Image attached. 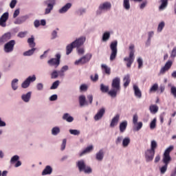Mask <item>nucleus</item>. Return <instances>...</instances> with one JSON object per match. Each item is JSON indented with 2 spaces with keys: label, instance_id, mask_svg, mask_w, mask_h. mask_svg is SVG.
Returning <instances> with one entry per match:
<instances>
[{
  "label": "nucleus",
  "instance_id": "nucleus-1",
  "mask_svg": "<svg viewBox=\"0 0 176 176\" xmlns=\"http://www.w3.org/2000/svg\"><path fill=\"white\" fill-rule=\"evenodd\" d=\"M120 92V78L116 77L111 82V89L109 91V96L115 98Z\"/></svg>",
  "mask_w": 176,
  "mask_h": 176
},
{
  "label": "nucleus",
  "instance_id": "nucleus-2",
  "mask_svg": "<svg viewBox=\"0 0 176 176\" xmlns=\"http://www.w3.org/2000/svg\"><path fill=\"white\" fill-rule=\"evenodd\" d=\"M86 42V37L82 36L73 41L71 44H69L66 47V54L67 56L71 54L72 53V50H74V47H80L83 43Z\"/></svg>",
  "mask_w": 176,
  "mask_h": 176
},
{
  "label": "nucleus",
  "instance_id": "nucleus-3",
  "mask_svg": "<svg viewBox=\"0 0 176 176\" xmlns=\"http://www.w3.org/2000/svg\"><path fill=\"white\" fill-rule=\"evenodd\" d=\"M76 166L80 171V173H82V171H84L85 174H91L93 170L90 166H88L86 165V163L85 162V160H81L76 162Z\"/></svg>",
  "mask_w": 176,
  "mask_h": 176
},
{
  "label": "nucleus",
  "instance_id": "nucleus-4",
  "mask_svg": "<svg viewBox=\"0 0 176 176\" xmlns=\"http://www.w3.org/2000/svg\"><path fill=\"white\" fill-rule=\"evenodd\" d=\"M110 49L111 50V54L110 55V61H113L118 56V41H115L112 42L110 45Z\"/></svg>",
  "mask_w": 176,
  "mask_h": 176
},
{
  "label": "nucleus",
  "instance_id": "nucleus-5",
  "mask_svg": "<svg viewBox=\"0 0 176 176\" xmlns=\"http://www.w3.org/2000/svg\"><path fill=\"white\" fill-rule=\"evenodd\" d=\"M112 8V4L110 2H104L99 6L98 10L96 11V14H101L102 10H110Z\"/></svg>",
  "mask_w": 176,
  "mask_h": 176
},
{
  "label": "nucleus",
  "instance_id": "nucleus-6",
  "mask_svg": "<svg viewBox=\"0 0 176 176\" xmlns=\"http://www.w3.org/2000/svg\"><path fill=\"white\" fill-rule=\"evenodd\" d=\"M14 45H16V41H10L4 45V52L6 53H12L14 50Z\"/></svg>",
  "mask_w": 176,
  "mask_h": 176
},
{
  "label": "nucleus",
  "instance_id": "nucleus-7",
  "mask_svg": "<svg viewBox=\"0 0 176 176\" xmlns=\"http://www.w3.org/2000/svg\"><path fill=\"white\" fill-rule=\"evenodd\" d=\"M91 57H93L91 54H87L78 60H76L75 64L76 65H78V64H86V63H89L90 60H91Z\"/></svg>",
  "mask_w": 176,
  "mask_h": 176
},
{
  "label": "nucleus",
  "instance_id": "nucleus-8",
  "mask_svg": "<svg viewBox=\"0 0 176 176\" xmlns=\"http://www.w3.org/2000/svg\"><path fill=\"white\" fill-rule=\"evenodd\" d=\"M45 3L47 6V8L45 10V14H49L54 8V5H56V0H47L45 1Z\"/></svg>",
  "mask_w": 176,
  "mask_h": 176
},
{
  "label": "nucleus",
  "instance_id": "nucleus-9",
  "mask_svg": "<svg viewBox=\"0 0 176 176\" xmlns=\"http://www.w3.org/2000/svg\"><path fill=\"white\" fill-rule=\"evenodd\" d=\"M56 58H51L47 61V64L49 65H56V67H58L60 65V60L61 58V55L60 54H56Z\"/></svg>",
  "mask_w": 176,
  "mask_h": 176
},
{
  "label": "nucleus",
  "instance_id": "nucleus-10",
  "mask_svg": "<svg viewBox=\"0 0 176 176\" xmlns=\"http://www.w3.org/2000/svg\"><path fill=\"white\" fill-rule=\"evenodd\" d=\"M124 61H126V67L130 68L131 67V64L134 63V51L132 50L129 53V56L124 58Z\"/></svg>",
  "mask_w": 176,
  "mask_h": 176
},
{
  "label": "nucleus",
  "instance_id": "nucleus-11",
  "mask_svg": "<svg viewBox=\"0 0 176 176\" xmlns=\"http://www.w3.org/2000/svg\"><path fill=\"white\" fill-rule=\"evenodd\" d=\"M155 151H153L152 150L147 149L145 151V159L146 162H152L153 160V157H155Z\"/></svg>",
  "mask_w": 176,
  "mask_h": 176
},
{
  "label": "nucleus",
  "instance_id": "nucleus-12",
  "mask_svg": "<svg viewBox=\"0 0 176 176\" xmlns=\"http://www.w3.org/2000/svg\"><path fill=\"white\" fill-rule=\"evenodd\" d=\"M172 66H173V61L168 60L166 63L165 65L161 68L160 71V74L161 75H164V74H166V72H167V71H168V69H170V68H171Z\"/></svg>",
  "mask_w": 176,
  "mask_h": 176
},
{
  "label": "nucleus",
  "instance_id": "nucleus-13",
  "mask_svg": "<svg viewBox=\"0 0 176 176\" xmlns=\"http://www.w3.org/2000/svg\"><path fill=\"white\" fill-rule=\"evenodd\" d=\"M12 39V33L7 32L4 34L2 36L0 37V45H3V43H6L8 41Z\"/></svg>",
  "mask_w": 176,
  "mask_h": 176
},
{
  "label": "nucleus",
  "instance_id": "nucleus-14",
  "mask_svg": "<svg viewBox=\"0 0 176 176\" xmlns=\"http://www.w3.org/2000/svg\"><path fill=\"white\" fill-rule=\"evenodd\" d=\"M72 4L71 3H66L62 8L58 10V12L63 14V13H67L69 9H71Z\"/></svg>",
  "mask_w": 176,
  "mask_h": 176
},
{
  "label": "nucleus",
  "instance_id": "nucleus-15",
  "mask_svg": "<svg viewBox=\"0 0 176 176\" xmlns=\"http://www.w3.org/2000/svg\"><path fill=\"white\" fill-rule=\"evenodd\" d=\"M104 113H105V109L104 108L100 109L94 116V120H100V119H101L102 116H104Z\"/></svg>",
  "mask_w": 176,
  "mask_h": 176
},
{
  "label": "nucleus",
  "instance_id": "nucleus-16",
  "mask_svg": "<svg viewBox=\"0 0 176 176\" xmlns=\"http://www.w3.org/2000/svg\"><path fill=\"white\" fill-rule=\"evenodd\" d=\"M80 107H85V105H88L87 101H86V96L85 95H81L78 98Z\"/></svg>",
  "mask_w": 176,
  "mask_h": 176
},
{
  "label": "nucleus",
  "instance_id": "nucleus-17",
  "mask_svg": "<svg viewBox=\"0 0 176 176\" xmlns=\"http://www.w3.org/2000/svg\"><path fill=\"white\" fill-rule=\"evenodd\" d=\"M53 173V168H52V166H45V169L42 172V175H50Z\"/></svg>",
  "mask_w": 176,
  "mask_h": 176
},
{
  "label": "nucleus",
  "instance_id": "nucleus-18",
  "mask_svg": "<svg viewBox=\"0 0 176 176\" xmlns=\"http://www.w3.org/2000/svg\"><path fill=\"white\" fill-rule=\"evenodd\" d=\"M120 118V116L119 114H117L116 116H114L110 124V127H113L114 126H116L119 122Z\"/></svg>",
  "mask_w": 176,
  "mask_h": 176
},
{
  "label": "nucleus",
  "instance_id": "nucleus-19",
  "mask_svg": "<svg viewBox=\"0 0 176 176\" xmlns=\"http://www.w3.org/2000/svg\"><path fill=\"white\" fill-rule=\"evenodd\" d=\"M133 90L135 91V97H138V98H141L142 97V94L141 93L140 88H138V86L133 85Z\"/></svg>",
  "mask_w": 176,
  "mask_h": 176
},
{
  "label": "nucleus",
  "instance_id": "nucleus-20",
  "mask_svg": "<svg viewBox=\"0 0 176 176\" xmlns=\"http://www.w3.org/2000/svg\"><path fill=\"white\" fill-rule=\"evenodd\" d=\"M127 129V121L124 120L120 124V133H124Z\"/></svg>",
  "mask_w": 176,
  "mask_h": 176
},
{
  "label": "nucleus",
  "instance_id": "nucleus-21",
  "mask_svg": "<svg viewBox=\"0 0 176 176\" xmlns=\"http://www.w3.org/2000/svg\"><path fill=\"white\" fill-rule=\"evenodd\" d=\"M63 120H66V122H68L69 123L74 122V117L69 116L68 113H66L63 115Z\"/></svg>",
  "mask_w": 176,
  "mask_h": 176
},
{
  "label": "nucleus",
  "instance_id": "nucleus-22",
  "mask_svg": "<svg viewBox=\"0 0 176 176\" xmlns=\"http://www.w3.org/2000/svg\"><path fill=\"white\" fill-rule=\"evenodd\" d=\"M12 90H17L19 89V79L14 78L11 82Z\"/></svg>",
  "mask_w": 176,
  "mask_h": 176
},
{
  "label": "nucleus",
  "instance_id": "nucleus-23",
  "mask_svg": "<svg viewBox=\"0 0 176 176\" xmlns=\"http://www.w3.org/2000/svg\"><path fill=\"white\" fill-rule=\"evenodd\" d=\"M124 87H127V86H129L130 85V74H126L124 77Z\"/></svg>",
  "mask_w": 176,
  "mask_h": 176
},
{
  "label": "nucleus",
  "instance_id": "nucleus-24",
  "mask_svg": "<svg viewBox=\"0 0 176 176\" xmlns=\"http://www.w3.org/2000/svg\"><path fill=\"white\" fill-rule=\"evenodd\" d=\"M162 162L164 164H168L171 162V157L170 155L164 154Z\"/></svg>",
  "mask_w": 176,
  "mask_h": 176
},
{
  "label": "nucleus",
  "instance_id": "nucleus-25",
  "mask_svg": "<svg viewBox=\"0 0 176 176\" xmlns=\"http://www.w3.org/2000/svg\"><path fill=\"white\" fill-rule=\"evenodd\" d=\"M168 5V0H161V5L159 7L160 10H164Z\"/></svg>",
  "mask_w": 176,
  "mask_h": 176
},
{
  "label": "nucleus",
  "instance_id": "nucleus-26",
  "mask_svg": "<svg viewBox=\"0 0 176 176\" xmlns=\"http://www.w3.org/2000/svg\"><path fill=\"white\" fill-rule=\"evenodd\" d=\"M96 160L101 162L102 159H104V151L102 150H100L99 152L96 153Z\"/></svg>",
  "mask_w": 176,
  "mask_h": 176
},
{
  "label": "nucleus",
  "instance_id": "nucleus-27",
  "mask_svg": "<svg viewBox=\"0 0 176 176\" xmlns=\"http://www.w3.org/2000/svg\"><path fill=\"white\" fill-rule=\"evenodd\" d=\"M21 98L25 102H28L31 98V92L22 95Z\"/></svg>",
  "mask_w": 176,
  "mask_h": 176
},
{
  "label": "nucleus",
  "instance_id": "nucleus-28",
  "mask_svg": "<svg viewBox=\"0 0 176 176\" xmlns=\"http://www.w3.org/2000/svg\"><path fill=\"white\" fill-rule=\"evenodd\" d=\"M101 68L104 72V74L111 75V67H109L107 65H102Z\"/></svg>",
  "mask_w": 176,
  "mask_h": 176
},
{
  "label": "nucleus",
  "instance_id": "nucleus-29",
  "mask_svg": "<svg viewBox=\"0 0 176 176\" xmlns=\"http://www.w3.org/2000/svg\"><path fill=\"white\" fill-rule=\"evenodd\" d=\"M100 91L102 93H109V86L105 85L104 84H100Z\"/></svg>",
  "mask_w": 176,
  "mask_h": 176
},
{
  "label": "nucleus",
  "instance_id": "nucleus-30",
  "mask_svg": "<svg viewBox=\"0 0 176 176\" xmlns=\"http://www.w3.org/2000/svg\"><path fill=\"white\" fill-rule=\"evenodd\" d=\"M93 145H90L89 146H87L84 151H82L80 154V156H83V155H85V153H89L90 152H91V151H93Z\"/></svg>",
  "mask_w": 176,
  "mask_h": 176
},
{
  "label": "nucleus",
  "instance_id": "nucleus-31",
  "mask_svg": "<svg viewBox=\"0 0 176 176\" xmlns=\"http://www.w3.org/2000/svg\"><path fill=\"white\" fill-rule=\"evenodd\" d=\"M149 109L151 113H156L159 111V107L155 104H152L150 106Z\"/></svg>",
  "mask_w": 176,
  "mask_h": 176
},
{
  "label": "nucleus",
  "instance_id": "nucleus-32",
  "mask_svg": "<svg viewBox=\"0 0 176 176\" xmlns=\"http://www.w3.org/2000/svg\"><path fill=\"white\" fill-rule=\"evenodd\" d=\"M156 148H157V142L155 140H152L151 143V148L149 150L156 152Z\"/></svg>",
  "mask_w": 176,
  "mask_h": 176
},
{
  "label": "nucleus",
  "instance_id": "nucleus-33",
  "mask_svg": "<svg viewBox=\"0 0 176 176\" xmlns=\"http://www.w3.org/2000/svg\"><path fill=\"white\" fill-rule=\"evenodd\" d=\"M135 1V0H133ZM123 7L126 10H130V0H124L123 1Z\"/></svg>",
  "mask_w": 176,
  "mask_h": 176
},
{
  "label": "nucleus",
  "instance_id": "nucleus-34",
  "mask_svg": "<svg viewBox=\"0 0 176 176\" xmlns=\"http://www.w3.org/2000/svg\"><path fill=\"white\" fill-rule=\"evenodd\" d=\"M109 38H111V33H109V32H106L103 34V36H102L103 42H107V41H108Z\"/></svg>",
  "mask_w": 176,
  "mask_h": 176
},
{
  "label": "nucleus",
  "instance_id": "nucleus-35",
  "mask_svg": "<svg viewBox=\"0 0 176 176\" xmlns=\"http://www.w3.org/2000/svg\"><path fill=\"white\" fill-rule=\"evenodd\" d=\"M35 50H36V48H32L31 50H29L28 51H26L23 53V56H32L34 53L35 52Z\"/></svg>",
  "mask_w": 176,
  "mask_h": 176
},
{
  "label": "nucleus",
  "instance_id": "nucleus-36",
  "mask_svg": "<svg viewBox=\"0 0 176 176\" xmlns=\"http://www.w3.org/2000/svg\"><path fill=\"white\" fill-rule=\"evenodd\" d=\"M129 144H130V138H125L122 140V146H124V148H126V146H129Z\"/></svg>",
  "mask_w": 176,
  "mask_h": 176
},
{
  "label": "nucleus",
  "instance_id": "nucleus-37",
  "mask_svg": "<svg viewBox=\"0 0 176 176\" xmlns=\"http://www.w3.org/2000/svg\"><path fill=\"white\" fill-rule=\"evenodd\" d=\"M165 25L166 23H164V21H162L161 23H160L157 27V32H162Z\"/></svg>",
  "mask_w": 176,
  "mask_h": 176
},
{
  "label": "nucleus",
  "instance_id": "nucleus-38",
  "mask_svg": "<svg viewBox=\"0 0 176 176\" xmlns=\"http://www.w3.org/2000/svg\"><path fill=\"white\" fill-rule=\"evenodd\" d=\"M141 129H142V122H136L134 130H135V131H140Z\"/></svg>",
  "mask_w": 176,
  "mask_h": 176
},
{
  "label": "nucleus",
  "instance_id": "nucleus-39",
  "mask_svg": "<svg viewBox=\"0 0 176 176\" xmlns=\"http://www.w3.org/2000/svg\"><path fill=\"white\" fill-rule=\"evenodd\" d=\"M60 85V80H56L55 82H53L52 85L50 87L51 90H54L58 87Z\"/></svg>",
  "mask_w": 176,
  "mask_h": 176
},
{
  "label": "nucleus",
  "instance_id": "nucleus-40",
  "mask_svg": "<svg viewBox=\"0 0 176 176\" xmlns=\"http://www.w3.org/2000/svg\"><path fill=\"white\" fill-rule=\"evenodd\" d=\"M58 78V72L57 70H54L51 73V79H57Z\"/></svg>",
  "mask_w": 176,
  "mask_h": 176
},
{
  "label": "nucleus",
  "instance_id": "nucleus-41",
  "mask_svg": "<svg viewBox=\"0 0 176 176\" xmlns=\"http://www.w3.org/2000/svg\"><path fill=\"white\" fill-rule=\"evenodd\" d=\"M156 118H154L150 123V129L151 130H153L156 129Z\"/></svg>",
  "mask_w": 176,
  "mask_h": 176
},
{
  "label": "nucleus",
  "instance_id": "nucleus-42",
  "mask_svg": "<svg viewBox=\"0 0 176 176\" xmlns=\"http://www.w3.org/2000/svg\"><path fill=\"white\" fill-rule=\"evenodd\" d=\"M58 133H60V128L55 126L52 129V134L53 135H57V134H58Z\"/></svg>",
  "mask_w": 176,
  "mask_h": 176
},
{
  "label": "nucleus",
  "instance_id": "nucleus-43",
  "mask_svg": "<svg viewBox=\"0 0 176 176\" xmlns=\"http://www.w3.org/2000/svg\"><path fill=\"white\" fill-rule=\"evenodd\" d=\"M1 20H4L6 21H8L9 20V12H5L3 13L1 16L0 17Z\"/></svg>",
  "mask_w": 176,
  "mask_h": 176
},
{
  "label": "nucleus",
  "instance_id": "nucleus-44",
  "mask_svg": "<svg viewBox=\"0 0 176 176\" xmlns=\"http://www.w3.org/2000/svg\"><path fill=\"white\" fill-rule=\"evenodd\" d=\"M69 133L72 135H79L80 134V131L76 129H70Z\"/></svg>",
  "mask_w": 176,
  "mask_h": 176
},
{
  "label": "nucleus",
  "instance_id": "nucleus-45",
  "mask_svg": "<svg viewBox=\"0 0 176 176\" xmlns=\"http://www.w3.org/2000/svg\"><path fill=\"white\" fill-rule=\"evenodd\" d=\"M174 149L173 146H170L168 148H166L164 153L165 155H170L171 153V151Z\"/></svg>",
  "mask_w": 176,
  "mask_h": 176
},
{
  "label": "nucleus",
  "instance_id": "nucleus-46",
  "mask_svg": "<svg viewBox=\"0 0 176 176\" xmlns=\"http://www.w3.org/2000/svg\"><path fill=\"white\" fill-rule=\"evenodd\" d=\"M28 42L30 46V47H34L35 46V43H34V37L29 38L28 39Z\"/></svg>",
  "mask_w": 176,
  "mask_h": 176
},
{
  "label": "nucleus",
  "instance_id": "nucleus-47",
  "mask_svg": "<svg viewBox=\"0 0 176 176\" xmlns=\"http://www.w3.org/2000/svg\"><path fill=\"white\" fill-rule=\"evenodd\" d=\"M26 80L31 84L32 82H35L36 80V76H35V75H33L32 76H30L26 78Z\"/></svg>",
  "mask_w": 176,
  "mask_h": 176
},
{
  "label": "nucleus",
  "instance_id": "nucleus-48",
  "mask_svg": "<svg viewBox=\"0 0 176 176\" xmlns=\"http://www.w3.org/2000/svg\"><path fill=\"white\" fill-rule=\"evenodd\" d=\"M30 85H31L28 80H25L21 84V87L23 89H27L28 87H30Z\"/></svg>",
  "mask_w": 176,
  "mask_h": 176
},
{
  "label": "nucleus",
  "instance_id": "nucleus-49",
  "mask_svg": "<svg viewBox=\"0 0 176 176\" xmlns=\"http://www.w3.org/2000/svg\"><path fill=\"white\" fill-rule=\"evenodd\" d=\"M159 89V85L157 83L154 84L150 89V91H157V90Z\"/></svg>",
  "mask_w": 176,
  "mask_h": 176
},
{
  "label": "nucleus",
  "instance_id": "nucleus-50",
  "mask_svg": "<svg viewBox=\"0 0 176 176\" xmlns=\"http://www.w3.org/2000/svg\"><path fill=\"white\" fill-rule=\"evenodd\" d=\"M167 167H168V164H165L164 166L161 167V168H160L161 174H164V173H166V171H167Z\"/></svg>",
  "mask_w": 176,
  "mask_h": 176
},
{
  "label": "nucleus",
  "instance_id": "nucleus-51",
  "mask_svg": "<svg viewBox=\"0 0 176 176\" xmlns=\"http://www.w3.org/2000/svg\"><path fill=\"white\" fill-rule=\"evenodd\" d=\"M66 146H67V139H63L61 144L60 150L64 151V149H65Z\"/></svg>",
  "mask_w": 176,
  "mask_h": 176
},
{
  "label": "nucleus",
  "instance_id": "nucleus-52",
  "mask_svg": "<svg viewBox=\"0 0 176 176\" xmlns=\"http://www.w3.org/2000/svg\"><path fill=\"white\" fill-rule=\"evenodd\" d=\"M19 155H14L12 158H11V163L13 164V163H16V162H17V160H19Z\"/></svg>",
  "mask_w": 176,
  "mask_h": 176
},
{
  "label": "nucleus",
  "instance_id": "nucleus-53",
  "mask_svg": "<svg viewBox=\"0 0 176 176\" xmlns=\"http://www.w3.org/2000/svg\"><path fill=\"white\" fill-rule=\"evenodd\" d=\"M138 69H141V68H142V65H144L142 62V59L141 58H139L138 59Z\"/></svg>",
  "mask_w": 176,
  "mask_h": 176
},
{
  "label": "nucleus",
  "instance_id": "nucleus-54",
  "mask_svg": "<svg viewBox=\"0 0 176 176\" xmlns=\"http://www.w3.org/2000/svg\"><path fill=\"white\" fill-rule=\"evenodd\" d=\"M171 58H175L176 57V47H174L172 50L171 54H170Z\"/></svg>",
  "mask_w": 176,
  "mask_h": 176
},
{
  "label": "nucleus",
  "instance_id": "nucleus-55",
  "mask_svg": "<svg viewBox=\"0 0 176 176\" xmlns=\"http://www.w3.org/2000/svg\"><path fill=\"white\" fill-rule=\"evenodd\" d=\"M138 122V115L137 114H135L133 115V123L134 125L137 124Z\"/></svg>",
  "mask_w": 176,
  "mask_h": 176
},
{
  "label": "nucleus",
  "instance_id": "nucleus-56",
  "mask_svg": "<svg viewBox=\"0 0 176 176\" xmlns=\"http://www.w3.org/2000/svg\"><path fill=\"white\" fill-rule=\"evenodd\" d=\"M170 93L173 94V96L176 98V87H172L170 88Z\"/></svg>",
  "mask_w": 176,
  "mask_h": 176
},
{
  "label": "nucleus",
  "instance_id": "nucleus-57",
  "mask_svg": "<svg viewBox=\"0 0 176 176\" xmlns=\"http://www.w3.org/2000/svg\"><path fill=\"white\" fill-rule=\"evenodd\" d=\"M80 90L81 91H86L87 90V85L85 84H82L80 87Z\"/></svg>",
  "mask_w": 176,
  "mask_h": 176
},
{
  "label": "nucleus",
  "instance_id": "nucleus-58",
  "mask_svg": "<svg viewBox=\"0 0 176 176\" xmlns=\"http://www.w3.org/2000/svg\"><path fill=\"white\" fill-rule=\"evenodd\" d=\"M27 35V32H21L18 34L19 38H25Z\"/></svg>",
  "mask_w": 176,
  "mask_h": 176
},
{
  "label": "nucleus",
  "instance_id": "nucleus-59",
  "mask_svg": "<svg viewBox=\"0 0 176 176\" xmlns=\"http://www.w3.org/2000/svg\"><path fill=\"white\" fill-rule=\"evenodd\" d=\"M0 27L5 28L6 27V21L3 20L0 18Z\"/></svg>",
  "mask_w": 176,
  "mask_h": 176
},
{
  "label": "nucleus",
  "instance_id": "nucleus-60",
  "mask_svg": "<svg viewBox=\"0 0 176 176\" xmlns=\"http://www.w3.org/2000/svg\"><path fill=\"white\" fill-rule=\"evenodd\" d=\"M91 79L92 82H97L98 80V74H96L94 77L91 76Z\"/></svg>",
  "mask_w": 176,
  "mask_h": 176
},
{
  "label": "nucleus",
  "instance_id": "nucleus-61",
  "mask_svg": "<svg viewBox=\"0 0 176 176\" xmlns=\"http://www.w3.org/2000/svg\"><path fill=\"white\" fill-rule=\"evenodd\" d=\"M16 3H17V1L12 0L11 3H10V7L11 8V9H13L14 6H16Z\"/></svg>",
  "mask_w": 176,
  "mask_h": 176
},
{
  "label": "nucleus",
  "instance_id": "nucleus-62",
  "mask_svg": "<svg viewBox=\"0 0 176 176\" xmlns=\"http://www.w3.org/2000/svg\"><path fill=\"white\" fill-rule=\"evenodd\" d=\"M36 88H37V90L38 91L43 90V84L42 83L37 84Z\"/></svg>",
  "mask_w": 176,
  "mask_h": 176
},
{
  "label": "nucleus",
  "instance_id": "nucleus-63",
  "mask_svg": "<svg viewBox=\"0 0 176 176\" xmlns=\"http://www.w3.org/2000/svg\"><path fill=\"white\" fill-rule=\"evenodd\" d=\"M57 100V95L54 94L50 97V101H56Z\"/></svg>",
  "mask_w": 176,
  "mask_h": 176
},
{
  "label": "nucleus",
  "instance_id": "nucleus-64",
  "mask_svg": "<svg viewBox=\"0 0 176 176\" xmlns=\"http://www.w3.org/2000/svg\"><path fill=\"white\" fill-rule=\"evenodd\" d=\"M123 140L122 137H118L116 140V145H118V144H120L122 142V140Z\"/></svg>",
  "mask_w": 176,
  "mask_h": 176
}]
</instances>
